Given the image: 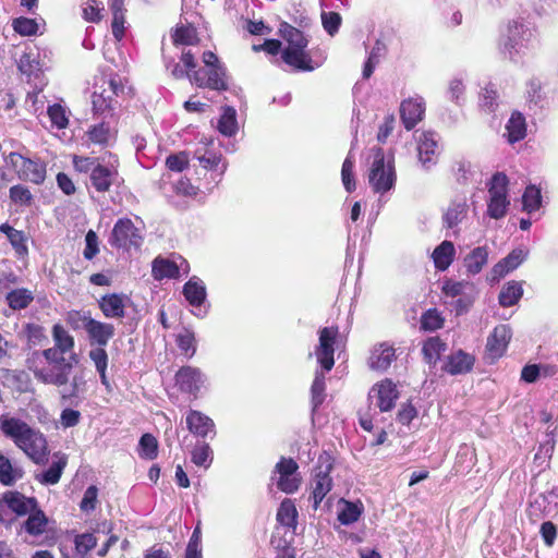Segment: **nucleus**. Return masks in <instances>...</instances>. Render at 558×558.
<instances>
[{"label": "nucleus", "mask_w": 558, "mask_h": 558, "mask_svg": "<svg viewBox=\"0 0 558 558\" xmlns=\"http://www.w3.org/2000/svg\"><path fill=\"white\" fill-rule=\"evenodd\" d=\"M526 136V121L523 113L513 111L506 123L505 137L508 143L514 144L522 141Z\"/></svg>", "instance_id": "7c9ffc66"}, {"label": "nucleus", "mask_w": 558, "mask_h": 558, "mask_svg": "<svg viewBox=\"0 0 558 558\" xmlns=\"http://www.w3.org/2000/svg\"><path fill=\"white\" fill-rule=\"evenodd\" d=\"M3 500L7 502L11 512L17 517H24L38 505L35 497H27L17 490H9L3 493Z\"/></svg>", "instance_id": "a878e982"}, {"label": "nucleus", "mask_w": 558, "mask_h": 558, "mask_svg": "<svg viewBox=\"0 0 558 558\" xmlns=\"http://www.w3.org/2000/svg\"><path fill=\"white\" fill-rule=\"evenodd\" d=\"M441 290L446 296L461 298L469 294L468 291L472 292L474 290V284L465 280L454 281L447 279L444 281Z\"/></svg>", "instance_id": "4d7b16f0"}, {"label": "nucleus", "mask_w": 558, "mask_h": 558, "mask_svg": "<svg viewBox=\"0 0 558 558\" xmlns=\"http://www.w3.org/2000/svg\"><path fill=\"white\" fill-rule=\"evenodd\" d=\"M298 470L299 465L292 458H280L275 466V473L278 474L276 484L279 490L293 494L299 489L301 477Z\"/></svg>", "instance_id": "4468645a"}, {"label": "nucleus", "mask_w": 558, "mask_h": 558, "mask_svg": "<svg viewBox=\"0 0 558 558\" xmlns=\"http://www.w3.org/2000/svg\"><path fill=\"white\" fill-rule=\"evenodd\" d=\"M508 185L509 180L504 172H496L489 180L486 210L489 218L501 219L507 215L510 206Z\"/></svg>", "instance_id": "9d476101"}, {"label": "nucleus", "mask_w": 558, "mask_h": 558, "mask_svg": "<svg viewBox=\"0 0 558 558\" xmlns=\"http://www.w3.org/2000/svg\"><path fill=\"white\" fill-rule=\"evenodd\" d=\"M217 130L227 137L234 136L239 131L236 110L232 106H223L218 119Z\"/></svg>", "instance_id": "f704fd0d"}, {"label": "nucleus", "mask_w": 558, "mask_h": 558, "mask_svg": "<svg viewBox=\"0 0 558 558\" xmlns=\"http://www.w3.org/2000/svg\"><path fill=\"white\" fill-rule=\"evenodd\" d=\"M202 61L205 66L193 72L191 83L199 88H209L217 92L229 90L242 101V88L229 86L227 68L217 54L210 50L204 51Z\"/></svg>", "instance_id": "20e7f679"}, {"label": "nucleus", "mask_w": 558, "mask_h": 558, "mask_svg": "<svg viewBox=\"0 0 558 558\" xmlns=\"http://www.w3.org/2000/svg\"><path fill=\"white\" fill-rule=\"evenodd\" d=\"M26 515L28 518L23 523L24 531L33 536L41 535L46 531L48 518L45 512L39 508V505Z\"/></svg>", "instance_id": "e433bc0d"}, {"label": "nucleus", "mask_w": 558, "mask_h": 558, "mask_svg": "<svg viewBox=\"0 0 558 558\" xmlns=\"http://www.w3.org/2000/svg\"><path fill=\"white\" fill-rule=\"evenodd\" d=\"M312 493L310 496V501H312V507L314 510H317L327 496V494L332 488V478L331 477H317L314 475L312 482Z\"/></svg>", "instance_id": "ea45409f"}, {"label": "nucleus", "mask_w": 558, "mask_h": 558, "mask_svg": "<svg viewBox=\"0 0 558 558\" xmlns=\"http://www.w3.org/2000/svg\"><path fill=\"white\" fill-rule=\"evenodd\" d=\"M396 360V350L387 342L375 345L368 359V366L371 369L385 372L391 363Z\"/></svg>", "instance_id": "393cba45"}, {"label": "nucleus", "mask_w": 558, "mask_h": 558, "mask_svg": "<svg viewBox=\"0 0 558 558\" xmlns=\"http://www.w3.org/2000/svg\"><path fill=\"white\" fill-rule=\"evenodd\" d=\"M66 463V456L61 454L57 461H53L47 470L37 474L35 478L43 485H56L59 483Z\"/></svg>", "instance_id": "c9c22d12"}, {"label": "nucleus", "mask_w": 558, "mask_h": 558, "mask_svg": "<svg viewBox=\"0 0 558 558\" xmlns=\"http://www.w3.org/2000/svg\"><path fill=\"white\" fill-rule=\"evenodd\" d=\"M447 349V344L439 337H429L423 343L422 353L424 360L429 365H436L440 355Z\"/></svg>", "instance_id": "58836bf2"}, {"label": "nucleus", "mask_w": 558, "mask_h": 558, "mask_svg": "<svg viewBox=\"0 0 558 558\" xmlns=\"http://www.w3.org/2000/svg\"><path fill=\"white\" fill-rule=\"evenodd\" d=\"M175 343L180 351L187 357L191 359L196 353V338L194 331L191 329H184L175 337Z\"/></svg>", "instance_id": "6e6d98bb"}, {"label": "nucleus", "mask_w": 558, "mask_h": 558, "mask_svg": "<svg viewBox=\"0 0 558 558\" xmlns=\"http://www.w3.org/2000/svg\"><path fill=\"white\" fill-rule=\"evenodd\" d=\"M354 162V157L352 156L351 153H349L341 168V181L344 190L348 193H352L356 189V181L353 172Z\"/></svg>", "instance_id": "13d9d810"}, {"label": "nucleus", "mask_w": 558, "mask_h": 558, "mask_svg": "<svg viewBox=\"0 0 558 558\" xmlns=\"http://www.w3.org/2000/svg\"><path fill=\"white\" fill-rule=\"evenodd\" d=\"M174 383L178 390L192 399H198L209 390L208 375L199 367L183 365L174 374Z\"/></svg>", "instance_id": "1a4fd4ad"}, {"label": "nucleus", "mask_w": 558, "mask_h": 558, "mask_svg": "<svg viewBox=\"0 0 558 558\" xmlns=\"http://www.w3.org/2000/svg\"><path fill=\"white\" fill-rule=\"evenodd\" d=\"M35 90L28 92L25 99L26 109L33 114H39L44 110V100L39 98V94L43 90L44 83L35 82Z\"/></svg>", "instance_id": "0e129e2a"}, {"label": "nucleus", "mask_w": 558, "mask_h": 558, "mask_svg": "<svg viewBox=\"0 0 558 558\" xmlns=\"http://www.w3.org/2000/svg\"><path fill=\"white\" fill-rule=\"evenodd\" d=\"M88 327L85 331L90 350L105 349L109 341L116 335V328L111 323L97 320L94 317L88 322Z\"/></svg>", "instance_id": "6ab92c4d"}, {"label": "nucleus", "mask_w": 558, "mask_h": 558, "mask_svg": "<svg viewBox=\"0 0 558 558\" xmlns=\"http://www.w3.org/2000/svg\"><path fill=\"white\" fill-rule=\"evenodd\" d=\"M158 448L157 438L150 433H145L138 440L137 453L141 459L155 460L158 456Z\"/></svg>", "instance_id": "49530a36"}, {"label": "nucleus", "mask_w": 558, "mask_h": 558, "mask_svg": "<svg viewBox=\"0 0 558 558\" xmlns=\"http://www.w3.org/2000/svg\"><path fill=\"white\" fill-rule=\"evenodd\" d=\"M109 8L112 12V35L120 41L124 37L123 0H109Z\"/></svg>", "instance_id": "c03bdc74"}, {"label": "nucleus", "mask_w": 558, "mask_h": 558, "mask_svg": "<svg viewBox=\"0 0 558 558\" xmlns=\"http://www.w3.org/2000/svg\"><path fill=\"white\" fill-rule=\"evenodd\" d=\"M22 469L14 468L9 458L0 454V483L5 486H11L17 480L22 478Z\"/></svg>", "instance_id": "de8ad7c7"}, {"label": "nucleus", "mask_w": 558, "mask_h": 558, "mask_svg": "<svg viewBox=\"0 0 558 558\" xmlns=\"http://www.w3.org/2000/svg\"><path fill=\"white\" fill-rule=\"evenodd\" d=\"M17 68L20 72L26 76L27 83H34L37 81L43 82V70L38 60V54L33 51L24 52L19 62Z\"/></svg>", "instance_id": "c85d7f7f"}, {"label": "nucleus", "mask_w": 558, "mask_h": 558, "mask_svg": "<svg viewBox=\"0 0 558 558\" xmlns=\"http://www.w3.org/2000/svg\"><path fill=\"white\" fill-rule=\"evenodd\" d=\"M10 199L20 206H29L33 203V194L31 190L23 184H16L9 190Z\"/></svg>", "instance_id": "338daca9"}, {"label": "nucleus", "mask_w": 558, "mask_h": 558, "mask_svg": "<svg viewBox=\"0 0 558 558\" xmlns=\"http://www.w3.org/2000/svg\"><path fill=\"white\" fill-rule=\"evenodd\" d=\"M444 326V318L436 308L427 310L421 317V329L436 331Z\"/></svg>", "instance_id": "69168bd1"}, {"label": "nucleus", "mask_w": 558, "mask_h": 558, "mask_svg": "<svg viewBox=\"0 0 558 558\" xmlns=\"http://www.w3.org/2000/svg\"><path fill=\"white\" fill-rule=\"evenodd\" d=\"M396 179L393 158H386L383 148H376L368 173V183L373 191L383 196L395 187Z\"/></svg>", "instance_id": "0eeeda50"}, {"label": "nucleus", "mask_w": 558, "mask_h": 558, "mask_svg": "<svg viewBox=\"0 0 558 558\" xmlns=\"http://www.w3.org/2000/svg\"><path fill=\"white\" fill-rule=\"evenodd\" d=\"M344 506L338 512V521L342 525H350L359 521L363 512V506L360 502L343 500Z\"/></svg>", "instance_id": "603ef678"}, {"label": "nucleus", "mask_w": 558, "mask_h": 558, "mask_svg": "<svg viewBox=\"0 0 558 558\" xmlns=\"http://www.w3.org/2000/svg\"><path fill=\"white\" fill-rule=\"evenodd\" d=\"M527 257V252L523 248L512 250L506 257L495 264L490 270V280L498 281L509 272L515 270Z\"/></svg>", "instance_id": "5701e85b"}, {"label": "nucleus", "mask_w": 558, "mask_h": 558, "mask_svg": "<svg viewBox=\"0 0 558 558\" xmlns=\"http://www.w3.org/2000/svg\"><path fill=\"white\" fill-rule=\"evenodd\" d=\"M47 114L50 119L51 126L58 130L65 129L69 124V118L65 108L60 104L48 106Z\"/></svg>", "instance_id": "052dcab7"}, {"label": "nucleus", "mask_w": 558, "mask_h": 558, "mask_svg": "<svg viewBox=\"0 0 558 558\" xmlns=\"http://www.w3.org/2000/svg\"><path fill=\"white\" fill-rule=\"evenodd\" d=\"M153 274L156 279H173L180 276V269L178 265L172 260L156 258L153 262Z\"/></svg>", "instance_id": "8fccbe9b"}, {"label": "nucleus", "mask_w": 558, "mask_h": 558, "mask_svg": "<svg viewBox=\"0 0 558 558\" xmlns=\"http://www.w3.org/2000/svg\"><path fill=\"white\" fill-rule=\"evenodd\" d=\"M469 206L465 198L453 199L442 215L444 227L458 233L459 225L466 218Z\"/></svg>", "instance_id": "bb28decb"}, {"label": "nucleus", "mask_w": 558, "mask_h": 558, "mask_svg": "<svg viewBox=\"0 0 558 558\" xmlns=\"http://www.w3.org/2000/svg\"><path fill=\"white\" fill-rule=\"evenodd\" d=\"M456 255V248L451 241L445 240L435 247L432 258L435 268L440 271L447 270L452 264Z\"/></svg>", "instance_id": "2f4dec72"}, {"label": "nucleus", "mask_w": 558, "mask_h": 558, "mask_svg": "<svg viewBox=\"0 0 558 558\" xmlns=\"http://www.w3.org/2000/svg\"><path fill=\"white\" fill-rule=\"evenodd\" d=\"M339 336L337 326L323 327L318 330V345L315 349L317 363L322 369H316L311 387L313 410L319 408L325 401V372L332 369L335 365V343Z\"/></svg>", "instance_id": "7ed1b4c3"}, {"label": "nucleus", "mask_w": 558, "mask_h": 558, "mask_svg": "<svg viewBox=\"0 0 558 558\" xmlns=\"http://www.w3.org/2000/svg\"><path fill=\"white\" fill-rule=\"evenodd\" d=\"M185 423L189 432L197 438L213 439L216 436V424L205 413L190 409L186 412Z\"/></svg>", "instance_id": "f3484780"}, {"label": "nucleus", "mask_w": 558, "mask_h": 558, "mask_svg": "<svg viewBox=\"0 0 558 558\" xmlns=\"http://www.w3.org/2000/svg\"><path fill=\"white\" fill-rule=\"evenodd\" d=\"M556 514L554 509L550 507L548 499L543 493L535 496L529 502V515L535 520H539L546 517Z\"/></svg>", "instance_id": "a18cd8bd"}, {"label": "nucleus", "mask_w": 558, "mask_h": 558, "mask_svg": "<svg viewBox=\"0 0 558 558\" xmlns=\"http://www.w3.org/2000/svg\"><path fill=\"white\" fill-rule=\"evenodd\" d=\"M166 68L170 71L171 75L177 80L189 78L191 81V76L194 71H196V61L195 56L190 51H183L181 56V63L175 62L173 59L166 60Z\"/></svg>", "instance_id": "cd10ccee"}, {"label": "nucleus", "mask_w": 558, "mask_h": 558, "mask_svg": "<svg viewBox=\"0 0 558 558\" xmlns=\"http://www.w3.org/2000/svg\"><path fill=\"white\" fill-rule=\"evenodd\" d=\"M76 362L77 356L75 353H73L70 356V361L63 360L57 363L45 365L43 372H39L40 381L58 387L66 385L73 368V363Z\"/></svg>", "instance_id": "dca6fc26"}, {"label": "nucleus", "mask_w": 558, "mask_h": 558, "mask_svg": "<svg viewBox=\"0 0 558 558\" xmlns=\"http://www.w3.org/2000/svg\"><path fill=\"white\" fill-rule=\"evenodd\" d=\"M0 430L21 449L34 463L44 465L48 462L49 449L46 436L20 417L2 414Z\"/></svg>", "instance_id": "f03ea898"}, {"label": "nucleus", "mask_w": 558, "mask_h": 558, "mask_svg": "<svg viewBox=\"0 0 558 558\" xmlns=\"http://www.w3.org/2000/svg\"><path fill=\"white\" fill-rule=\"evenodd\" d=\"M52 339L54 341V347L61 350L64 354L72 351L75 344L73 336H71L61 324L53 325Z\"/></svg>", "instance_id": "3c124183"}, {"label": "nucleus", "mask_w": 558, "mask_h": 558, "mask_svg": "<svg viewBox=\"0 0 558 558\" xmlns=\"http://www.w3.org/2000/svg\"><path fill=\"white\" fill-rule=\"evenodd\" d=\"M512 338V330L509 325H497L487 337L486 353L493 361L500 359L507 351Z\"/></svg>", "instance_id": "a211bd4d"}, {"label": "nucleus", "mask_w": 558, "mask_h": 558, "mask_svg": "<svg viewBox=\"0 0 558 558\" xmlns=\"http://www.w3.org/2000/svg\"><path fill=\"white\" fill-rule=\"evenodd\" d=\"M5 301L11 310L21 311L28 307V305L34 301V294L26 288H19L8 292Z\"/></svg>", "instance_id": "37998d69"}, {"label": "nucleus", "mask_w": 558, "mask_h": 558, "mask_svg": "<svg viewBox=\"0 0 558 558\" xmlns=\"http://www.w3.org/2000/svg\"><path fill=\"white\" fill-rule=\"evenodd\" d=\"M368 398L380 412H388L393 409L398 398L396 385L391 380L385 379L371 389Z\"/></svg>", "instance_id": "aec40b11"}, {"label": "nucleus", "mask_w": 558, "mask_h": 558, "mask_svg": "<svg viewBox=\"0 0 558 558\" xmlns=\"http://www.w3.org/2000/svg\"><path fill=\"white\" fill-rule=\"evenodd\" d=\"M542 190L535 184H529L522 194V210L533 215L542 207Z\"/></svg>", "instance_id": "79ce46f5"}, {"label": "nucleus", "mask_w": 558, "mask_h": 558, "mask_svg": "<svg viewBox=\"0 0 558 558\" xmlns=\"http://www.w3.org/2000/svg\"><path fill=\"white\" fill-rule=\"evenodd\" d=\"M108 242L112 247L129 251L131 247L138 248L143 236L130 218H120L114 223Z\"/></svg>", "instance_id": "9b49d317"}, {"label": "nucleus", "mask_w": 558, "mask_h": 558, "mask_svg": "<svg viewBox=\"0 0 558 558\" xmlns=\"http://www.w3.org/2000/svg\"><path fill=\"white\" fill-rule=\"evenodd\" d=\"M280 32L288 43V46L281 51L284 63L302 72H312L322 65V61L313 62L311 56L306 52L308 40L302 31L284 23L281 25Z\"/></svg>", "instance_id": "39448f33"}, {"label": "nucleus", "mask_w": 558, "mask_h": 558, "mask_svg": "<svg viewBox=\"0 0 558 558\" xmlns=\"http://www.w3.org/2000/svg\"><path fill=\"white\" fill-rule=\"evenodd\" d=\"M193 159H196L205 170L210 172L213 184L207 186V190L211 191L222 180L228 162L220 151L207 147L197 148L193 154Z\"/></svg>", "instance_id": "ddd939ff"}, {"label": "nucleus", "mask_w": 558, "mask_h": 558, "mask_svg": "<svg viewBox=\"0 0 558 558\" xmlns=\"http://www.w3.org/2000/svg\"><path fill=\"white\" fill-rule=\"evenodd\" d=\"M474 462L475 452L466 445L460 446L456 462L457 468H459L458 472H469Z\"/></svg>", "instance_id": "774afa93"}, {"label": "nucleus", "mask_w": 558, "mask_h": 558, "mask_svg": "<svg viewBox=\"0 0 558 558\" xmlns=\"http://www.w3.org/2000/svg\"><path fill=\"white\" fill-rule=\"evenodd\" d=\"M525 99L530 108H544L546 104L543 93L542 82L536 78H530L525 84Z\"/></svg>", "instance_id": "a19ab883"}, {"label": "nucleus", "mask_w": 558, "mask_h": 558, "mask_svg": "<svg viewBox=\"0 0 558 558\" xmlns=\"http://www.w3.org/2000/svg\"><path fill=\"white\" fill-rule=\"evenodd\" d=\"M191 460L197 466L208 469L213 463V450L207 442H198L191 451Z\"/></svg>", "instance_id": "5fc2aeb1"}, {"label": "nucleus", "mask_w": 558, "mask_h": 558, "mask_svg": "<svg viewBox=\"0 0 558 558\" xmlns=\"http://www.w3.org/2000/svg\"><path fill=\"white\" fill-rule=\"evenodd\" d=\"M487 262H488V247L486 245H484V246L474 247L464 257L463 265L469 275L475 276L482 271V269L487 264Z\"/></svg>", "instance_id": "473e14b6"}, {"label": "nucleus", "mask_w": 558, "mask_h": 558, "mask_svg": "<svg viewBox=\"0 0 558 558\" xmlns=\"http://www.w3.org/2000/svg\"><path fill=\"white\" fill-rule=\"evenodd\" d=\"M182 294L189 305L192 307L191 313L197 318H205L209 312L210 304L207 301V289L204 281L192 276L183 286Z\"/></svg>", "instance_id": "f8f14e48"}, {"label": "nucleus", "mask_w": 558, "mask_h": 558, "mask_svg": "<svg viewBox=\"0 0 558 558\" xmlns=\"http://www.w3.org/2000/svg\"><path fill=\"white\" fill-rule=\"evenodd\" d=\"M125 94L122 78L111 75L109 78L100 77L94 85L92 106L95 116H102V121L93 125L88 131V138L99 145H106L110 137V126L105 120L112 118L120 106L118 99Z\"/></svg>", "instance_id": "f257e3e1"}, {"label": "nucleus", "mask_w": 558, "mask_h": 558, "mask_svg": "<svg viewBox=\"0 0 558 558\" xmlns=\"http://www.w3.org/2000/svg\"><path fill=\"white\" fill-rule=\"evenodd\" d=\"M498 94L493 84L487 85L480 95V107L487 113H494L498 108Z\"/></svg>", "instance_id": "e2e57ef3"}, {"label": "nucleus", "mask_w": 558, "mask_h": 558, "mask_svg": "<svg viewBox=\"0 0 558 558\" xmlns=\"http://www.w3.org/2000/svg\"><path fill=\"white\" fill-rule=\"evenodd\" d=\"M425 104L422 98H409L400 105V118L404 128L410 131L423 119Z\"/></svg>", "instance_id": "b1692460"}, {"label": "nucleus", "mask_w": 558, "mask_h": 558, "mask_svg": "<svg viewBox=\"0 0 558 558\" xmlns=\"http://www.w3.org/2000/svg\"><path fill=\"white\" fill-rule=\"evenodd\" d=\"M439 135L434 131H424L416 137L418 161L425 170H429L438 161Z\"/></svg>", "instance_id": "2eb2a0df"}, {"label": "nucleus", "mask_w": 558, "mask_h": 558, "mask_svg": "<svg viewBox=\"0 0 558 558\" xmlns=\"http://www.w3.org/2000/svg\"><path fill=\"white\" fill-rule=\"evenodd\" d=\"M97 545V538L93 533H82L74 537L75 551L81 558H86L87 554Z\"/></svg>", "instance_id": "680f3d73"}, {"label": "nucleus", "mask_w": 558, "mask_h": 558, "mask_svg": "<svg viewBox=\"0 0 558 558\" xmlns=\"http://www.w3.org/2000/svg\"><path fill=\"white\" fill-rule=\"evenodd\" d=\"M93 316L90 311H76L72 310L66 313L65 322L73 330L86 331L88 322L92 320Z\"/></svg>", "instance_id": "bf43d9fd"}, {"label": "nucleus", "mask_w": 558, "mask_h": 558, "mask_svg": "<svg viewBox=\"0 0 558 558\" xmlns=\"http://www.w3.org/2000/svg\"><path fill=\"white\" fill-rule=\"evenodd\" d=\"M298 519V511L294 502L286 498L281 501L278 511H277V521L287 526V527H295Z\"/></svg>", "instance_id": "09e8293b"}, {"label": "nucleus", "mask_w": 558, "mask_h": 558, "mask_svg": "<svg viewBox=\"0 0 558 558\" xmlns=\"http://www.w3.org/2000/svg\"><path fill=\"white\" fill-rule=\"evenodd\" d=\"M533 37V29L522 19L510 21L499 40V49L510 60L518 61V56L529 48Z\"/></svg>", "instance_id": "423d86ee"}, {"label": "nucleus", "mask_w": 558, "mask_h": 558, "mask_svg": "<svg viewBox=\"0 0 558 558\" xmlns=\"http://www.w3.org/2000/svg\"><path fill=\"white\" fill-rule=\"evenodd\" d=\"M171 37L175 46H192L198 41L196 28L192 25L177 26Z\"/></svg>", "instance_id": "864d4df0"}, {"label": "nucleus", "mask_w": 558, "mask_h": 558, "mask_svg": "<svg viewBox=\"0 0 558 558\" xmlns=\"http://www.w3.org/2000/svg\"><path fill=\"white\" fill-rule=\"evenodd\" d=\"M130 303V296L124 293H107L97 301L102 315L110 319L123 318L125 316V308Z\"/></svg>", "instance_id": "412c9836"}, {"label": "nucleus", "mask_w": 558, "mask_h": 558, "mask_svg": "<svg viewBox=\"0 0 558 558\" xmlns=\"http://www.w3.org/2000/svg\"><path fill=\"white\" fill-rule=\"evenodd\" d=\"M3 160L21 181L41 185L46 180V163L39 158H28L20 153L11 151L3 156Z\"/></svg>", "instance_id": "6e6552de"}, {"label": "nucleus", "mask_w": 558, "mask_h": 558, "mask_svg": "<svg viewBox=\"0 0 558 558\" xmlns=\"http://www.w3.org/2000/svg\"><path fill=\"white\" fill-rule=\"evenodd\" d=\"M474 364L475 356L473 354L458 349L446 356L441 369L451 376L464 375L473 369Z\"/></svg>", "instance_id": "4be33fe9"}, {"label": "nucleus", "mask_w": 558, "mask_h": 558, "mask_svg": "<svg viewBox=\"0 0 558 558\" xmlns=\"http://www.w3.org/2000/svg\"><path fill=\"white\" fill-rule=\"evenodd\" d=\"M523 296V282L510 280L502 287L498 295L499 305L510 307L515 305Z\"/></svg>", "instance_id": "72a5a7b5"}, {"label": "nucleus", "mask_w": 558, "mask_h": 558, "mask_svg": "<svg viewBox=\"0 0 558 558\" xmlns=\"http://www.w3.org/2000/svg\"><path fill=\"white\" fill-rule=\"evenodd\" d=\"M88 357L94 363L96 372L99 375L101 385L106 388L108 392L112 391L111 384L107 377V367H108V353L106 349L99 350H89Z\"/></svg>", "instance_id": "4c0bfd02"}, {"label": "nucleus", "mask_w": 558, "mask_h": 558, "mask_svg": "<svg viewBox=\"0 0 558 558\" xmlns=\"http://www.w3.org/2000/svg\"><path fill=\"white\" fill-rule=\"evenodd\" d=\"M117 175L118 172L113 167L99 163L95 169H93V173H90L89 178L92 186L97 192L104 193L110 189Z\"/></svg>", "instance_id": "c756f323"}]
</instances>
